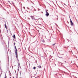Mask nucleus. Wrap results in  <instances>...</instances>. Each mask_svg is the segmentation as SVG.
<instances>
[{
    "label": "nucleus",
    "instance_id": "nucleus-1",
    "mask_svg": "<svg viewBox=\"0 0 78 78\" xmlns=\"http://www.w3.org/2000/svg\"><path fill=\"white\" fill-rule=\"evenodd\" d=\"M15 51L16 55V58L17 59H18V55H17V48H16V46H15Z\"/></svg>",
    "mask_w": 78,
    "mask_h": 78
},
{
    "label": "nucleus",
    "instance_id": "nucleus-2",
    "mask_svg": "<svg viewBox=\"0 0 78 78\" xmlns=\"http://www.w3.org/2000/svg\"><path fill=\"white\" fill-rule=\"evenodd\" d=\"M46 14H45V16H46V17H48V16H49V13H48V12H47V10L46 11Z\"/></svg>",
    "mask_w": 78,
    "mask_h": 78
},
{
    "label": "nucleus",
    "instance_id": "nucleus-3",
    "mask_svg": "<svg viewBox=\"0 0 78 78\" xmlns=\"http://www.w3.org/2000/svg\"><path fill=\"white\" fill-rule=\"evenodd\" d=\"M70 23L71 26H73V22H72V21H70Z\"/></svg>",
    "mask_w": 78,
    "mask_h": 78
},
{
    "label": "nucleus",
    "instance_id": "nucleus-4",
    "mask_svg": "<svg viewBox=\"0 0 78 78\" xmlns=\"http://www.w3.org/2000/svg\"><path fill=\"white\" fill-rule=\"evenodd\" d=\"M30 17H31V18H32L33 20H34H34H36V19H35V18H34V16H30Z\"/></svg>",
    "mask_w": 78,
    "mask_h": 78
},
{
    "label": "nucleus",
    "instance_id": "nucleus-5",
    "mask_svg": "<svg viewBox=\"0 0 78 78\" xmlns=\"http://www.w3.org/2000/svg\"><path fill=\"white\" fill-rule=\"evenodd\" d=\"M13 38H14V39H16V36H15L14 34L13 35Z\"/></svg>",
    "mask_w": 78,
    "mask_h": 78
},
{
    "label": "nucleus",
    "instance_id": "nucleus-6",
    "mask_svg": "<svg viewBox=\"0 0 78 78\" xmlns=\"http://www.w3.org/2000/svg\"><path fill=\"white\" fill-rule=\"evenodd\" d=\"M37 67L39 68V69L41 68V66H38Z\"/></svg>",
    "mask_w": 78,
    "mask_h": 78
},
{
    "label": "nucleus",
    "instance_id": "nucleus-7",
    "mask_svg": "<svg viewBox=\"0 0 78 78\" xmlns=\"http://www.w3.org/2000/svg\"><path fill=\"white\" fill-rule=\"evenodd\" d=\"M5 27L6 29H7V27H6V25L5 24Z\"/></svg>",
    "mask_w": 78,
    "mask_h": 78
},
{
    "label": "nucleus",
    "instance_id": "nucleus-8",
    "mask_svg": "<svg viewBox=\"0 0 78 78\" xmlns=\"http://www.w3.org/2000/svg\"><path fill=\"white\" fill-rule=\"evenodd\" d=\"M34 69H36V67H34Z\"/></svg>",
    "mask_w": 78,
    "mask_h": 78
},
{
    "label": "nucleus",
    "instance_id": "nucleus-9",
    "mask_svg": "<svg viewBox=\"0 0 78 78\" xmlns=\"http://www.w3.org/2000/svg\"><path fill=\"white\" fill-rule=\"evenodd\" d=\"M12 3L13 4V5H14V3L13 2H12Z\"/></svg>",
    "mask_w": 78,
    "mask_h": 78
},
{
    "label": "nucleus",
    "instance_id": "nucleus-10",
    "mask_svg": "<svg viewBox=\"0 0 78 78\" xmlns=\"http://www.w3.org/2000/svg\"><path fill=\"white\" fill-rule=\"evenodd\" d=\"M70 22L72 21V20H71V19H70Z\"/></svg>",
    "mask_w": 78,
    "mask_h": 78
},
{
    "label": "nucleus",
    "instance_id": "nucleus-11",
    "mask_svg": "<svg viewBox=\"0 0 78 78\" xmlns=\"http://www.w3.org/2000/svg\"><path fill=\"white\" fill-rule=\"evenodd\" d=\"M55 45V44H53V45Z\"/></svg>",
    "mask_w": 78,
    "mask_h": 78
},
{
    "label": "nucleus",
    "instance_id": "nucleus-12",
    "mask_svg": "<svg viewBox=\"0 0 78 78\" xmlns=\"http://www.w3.org/2000/svg\"><path fill=\"white\" fill-rule=\"evenodd\" d=\"M23 8H24V9H25V7H23Z\"/></svg>",
    "mask_w": 78,
    "mask_h": 78
},
{
    "label": "nucleus",
    "instance_id": "nucleus-13",
    "mask_svg": "<svg viewBox=\"0 0 78 78\" xmlns=\"http://www.w3.org/2000/svg\"><path fill=\"white\" fill-rule=\"evenodd\" d=\"M29 20H30V18H29Z\"/></svg>",
    "mask_w": 78,
    "mask_h": 78
},
{
    "label": "nucleus",
    "instance_id": "nucleus-14",
    "mask_svg": "<svg viewBox=\"0 0 78 78\" xmlns=\"http://www.w3.org/2000/svg\"><path fill=\"white\" fill-rule=\"evenodd\" d=\"M68 23H69L68 22Z\"/></svg>",
    "mask_w": 78,
    "mask_h": 78
},
{
    "label": "nucleus",
    "instance_id": "nucleus-15",
    "mask_svg": "<svg viewBox=\"0 0 78 78\" xmlns=\"http://www.w3.org/2000/svg\"><path fill=\"white\" fill-rule=\"evenodd\" d=\"M65 62H66V61H65Z\"/></svg>",
    "mask_w": 78,
    "mask_h": 78
},
{
    "label": "nucleus",
    "instance_id": "nucleus-16",
    "mask_svg": "<svg viewBox=\"0 0 78 78\" xmlns=\"http://www.w3.org/2000/svg\"><path fill=\"white\" fill-rule=\"evenodd\" d=\"M30 10V11H31V10Z\"/></svg>",
    "mask_w": 78,
    "mask_h": 78
}]
</instances>
